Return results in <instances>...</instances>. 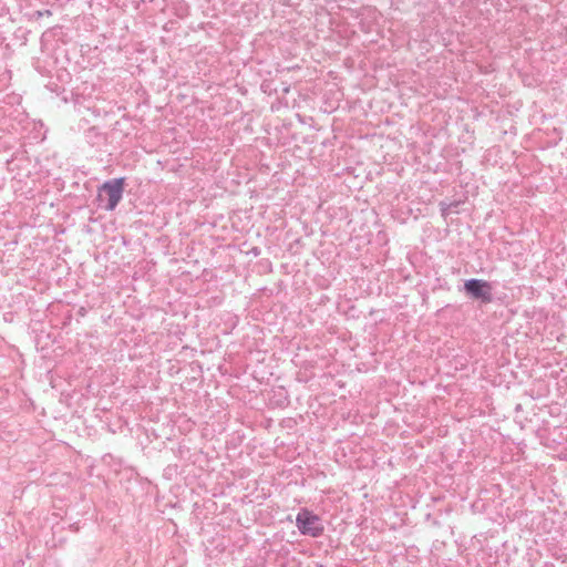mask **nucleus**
I'll return each mask as SVG.
<instances>
[{"label": "nucleus", "mask_w": 567, "mask_h": 567, "mask_svg": "<svg viewBox=\"0 0 567 567\" xmlns=\"http://www.w3.org/2000/svg\"><path fill=\"white\" fill-rule=\"evenodd\" d=\"M125 187V178L118 177L104 182L97 189L99 206L112 212L121 202Z\"/></svg>", "instance_id": "obj_1"}, {"label": "nucleus", "mask_w": 567, "mask_h": 567, "mask_svg": "<svg viewBox=\"0 0 567 567\" xmlns=\"http://www.w3.org/2000/svg\"><path fill=\"white\" fill-rule=\"evenodd\" d=\"M296 526L302 535L311 537H319L324 532L321 518L307 508H301L297 514Z\"/></svg>", "instance_id": "obj_2"}, {"label": "nucleus", "mask_w": 567, "mask_h": 567, "mask_svg": "<svg viewBox=\"0 0 567 567\" xmlns=\"http://www.w3.org/2000/svg\"><path fill=\"white\" fill-rule=\"evenodd\" d=\"M492 290V284L483 279L471 278L464 282L465 293L470 298L480 300L484 305L491 303L493 301L494 298Z\"/></svg>", "instance_id": "obj_3"}, {"label": "nucleus", "mask_w": 567, "mask_h": 567, "mask_svg": "<svg viewBox=\"0 0 567 567\" xmlns=\"http://www.w3.org/2000/svg\"><path fill=\"white\" fill-rule=\"evenodd\" d=\"M34 16L39 19L44 16H52V12H51V10H43V11L38 10L34 12Z\"/></svg>", "instance_id": "obj_4"}, {"label": "nucleus", "mask_w": 567, "mask_h": 567, "mask_svg": "<svg viewBox=\"0 0 567 567\" xmlns=\"http://www.w3.org/2000/svg\"><path fill=\"white\" fill-rule=\"evenodd\" d=\"M440 206H441L442 215H445L450 210V208L453 206V204L447 205L445 203H441Z\"/></svg>", "instance_id": "obj_5"}, {"label": "nucleus", "mask_w": 567, "mask_h": 567, "mask_svg": "<svg viewBox=\"0 0 567 567\" xmlns=\"http://www.w3.org/2000/svg\"><path fill=\"white\" fill-rule=\"evenodd\" d=\"M250 252L254 255V256H259L260 255V249L258 247H254Z\"/></svg>", "instance_id": "obj_6"}]
</instances>
